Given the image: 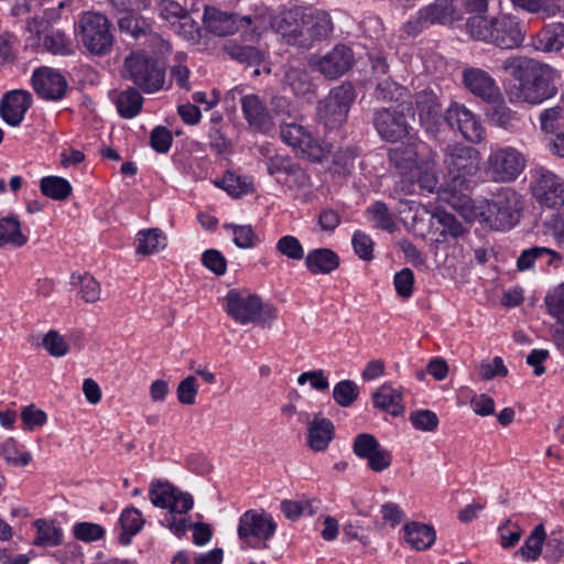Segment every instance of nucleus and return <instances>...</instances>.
I'll return each instance as SVG.
<instances>
[{
  "label": "nucleus",
  "mask_w": 564,
  "mask_h": 564,
  "mask_svg": "<svg viewBox=\"0 0 564 564\" xmlns=\"http://www.w3.org/2000/svg\"><path fill=\"white\" fill-rule=\"evenodd\" d=\"M306 8L295 7L273 17L268 9L242 15L205 4L202 17L204 30L212 35H262L268 32L281 35H303Z\"/></svg>",
  "instance_id": "f257e3e1"
},
{
  "label": "nucleus",
  "mask_w": 564,
  "mask_h": 564,
  "mask_svg": "<svg viewBox=\"0 0 564 564\" xmlns=\"http://www.w3.org/2000/svg\"><path fill=\"white\" fill-rule=\"evenodd\" d=\"M503 69L519 82V86L505 87L511 101L541 104L556 94L553 85V69L535 59L528 57H510Z\"/></svg>",
  "instance_id": "f03ea898"
},
{
  "label": "nucleus",
  "mask_w": 564,
  "mask_h": 564,
  "mask_svg": "<svg viewBox=\"0 0 564 564\" xmlns=\"http://www.w3.org/2000/svg\"><path fill=\"white\" fill-rule=\"evenodd\" d=\"M224 301L228 316L241 326L271 325L276 318L275 307L248 290H230Z\"/></svg>",
  "instance_id": "7ed1b4c3"
},
{
  "label": "nucleus",
  "mask_w": 564,
  "mask_h": 564,
  "mask_svg": "<svg viewBox=\"0 0 564 564\" xmlns=\"http://www.w3.org/2000/svg\"><path fill=\"white\" fill-rule=\"evenodd\" d=\"M122 77L144 93H154L163 88L165 68L158 58L143 51L132 52L124 58Z\"/></svg>",
  "instance_id": "20e7f679"
},
{
  "label": "nucleus",
  "mask_w": 564,
  "mask_h": 564,
  "mask_svg": "<svg viewBox=\"0 0 564 564\" xmlns=\"http://www.w3.org/2000/svg\"><path fill=\"white\" fill-rule=\"evenodd\" d=\"M479 163V152L473 147L453 143L444 149L443 164L449 182L455 188L466 185L467 176L477 173Z\"/></svg>",
  "instance_id": "39448f33"
},
{
  "label": "nucleus",
  "mask_w": 564,
  "mask_h": 564,
  "mask_svg": "<svg viewBox=\"0 0 564 564\" xmlns=\"http://www.w3.org/2000/svg\"><path fill=\"white\" fill-rule=\"evenodd\" d=\"M414 116L412 102L402 101L393 108H381L373 112L372 123L381 137L388 142H397L409 134V117Z\"/></svg>",
  "instance_id": "423d86ee"
},
{
  "label": "nucleus",
  "mask_w": 564,
  "mask_h": 564,
  "mask_svg": "<svg viewBox=\"0 0 564 564\" xmlns=\"http://www.w3.org/2000/svg\"><path fill=\"white\" fill-rule=\"evenodd\" d=\"M354 99L355 90L352 85L348 83L341 84L333 88L329 95L319 102L318 116L330 127L339 126L346 120Z\"/></svg>",
  "instance_id": "0eeeda50"
},
{
  "label": "nucleus",
  "mask_w": 564,
  "mask_h": 564,
  "mask_svg": "<svg viewBox=\"0 0 564 564\" xmlns=\"http://www.w3.org/2000/svg\"><path fill=\"white\" fill-rule=\"evenodd\" d=\"M149 498L153 506L169 509L170 513L183 514L193 508V497L174 487L169 481H152L149 489Z\"/></svg>",
  "instance_id": "6e6552de"
},
{
  "label": "nucleus",
  "mask_w": 564,
  "mask_h": 564,
  "mask_svg": "<svg viewBox=\"0 0 564 564\" xmlns=\"http://www.w3.org/2000/svg\"><path fill=\"white\" fill-rule=\"evenodd\" d=\"M275 529L276 524L271 516L249 510L240 517L237 531L240 540L254 547L260 541H268Z\"/></svg>",
  "instance_id": "1a4fd4ad"
},
{
  "label": "nucleus",
  "mask_w": 564,
  "mask_h": 564,
  "mask_svg": "<svg viewBox=\"0 0 564 564\" xmlns=\"http://www.w3.org/2000/svg\"><path fill=\"white\" fill-rule=\"evenodd\" d=\"M447 186L448 189L445 191L446 196L444 197V200L451 207L458 212L466 221H479L480 224L487 226L489 229H492V225L490 223V206L488 203L476 206L470 197L460 193V191L468 187L467 184L464 187L455 188L452 185V182H448Z\"/></svg>",
  "instance_id": "9d476101"
},
{
  "label": "nucleus",
  "mask_w": 564,
  "mask_h": 564,
  "mask_svg": "<svg viewBox=\"0 0 564 564\" xmlns=\"http://www.w3.org/2000/svg\"><path fill=\"white\" fill-rule=\"evenodd\" d=\"M523 203L512 188L503 187L496 193V230H510L520 220Z\"/></svg>",
  "instance_id": "9b49d317"
},
{
  "label": "nucleus",
  "mask_w": 564,
  "mask_h": 564,
  "mask_svg": "<svg viewBox=\"0 0 564 564\" xmlns=\"http://www.w3.org/2000/svg\"><path fill=\"white\" fill-rule=\"evenodd\" d=\"M352 447L354 453L358 457L366 459L368 467L376 473L388 469L392 463L391 453L383 448L371 434L362 433L357 435Z\"/></svg>",
  "instance_id": "f8f14e48"
},
{
  "label": "nucleus",
  "mask_w": 564,
  "mask_h": 564,
  "mask_svg": "<svg viewBox=\"0 0 564 564\" xmlns=\"http://www.w3.org/2000/svg\"><path fill=\"white\" fill-rule=\"evenodd\" d=\"M536 200L547 207L564 204V183L554 173L541 167L536 170V180L532 186Z\"/></svg>",
  "instance_id": "ddd939ff"
},
{
  "label": "nucleus",
  "mask_w": 564,
  "mask_h": 564,
  "mask_svg": "<svg viewBox=\"0 0 564 564\" xmlns=\"http://www.w3.org/2000/svg\"><path fill=\"white\" fill-rule=\"evenodd\" d=\"M32 86L40 97L47 100H58L65 96L68 85L59 72L41 67L33 73Z\"/></svg>",
  "instance_id": "4468645a"
},
{
  "label": "nucleus",
  "mask_w": 564,
  "mask_h": 564,
  "mask_svg": "<svg viewBox=\"0 0 564 564\" xmlns=\"http://www.w3.org/2000/svg\"><path fill=\"white\" fill-rule=\"evenodd\" d=\"M354 64L352 51L345 45H336L330 52L317 62H311L328 79H335L344 75Z\"/></svg>",
  "instance_id": "2eb2a0df"
},
{
  "label": "nucleus",
  "mask_w": 564,
  "mask_h": 564,
  "mask_svg": "<svg viewBox=\"0 0 564 564\" xmlns=\"http://www.w3.org/2000/svg\"><path fill=\"white\" fill-rule=\"evenodd\" d=\"M445 121L452 129L460 131L462 135L471 142L482 139L484 130L475 116L460 105H452L445 112Z\"/></svg>",
  "instance_id": "dca6fc26"
},
{
  "label": "nucleus",
  "mask_w": 564,
  "mask_h": 564,
  "mask_svg": "<svg viewBox=\"0 0 564 564\" xmlns=\"http://www.w3.org/2000/svg\"><path fill=\"white\" fill-rule=\"evenodd\" d=\"M31 104L32 95L29 91L21 89L9 91L0 101V116L9 126L18 127Z\"/></svg>",
  "instance_id": "f3484780"
},
{
  "label": "nucleus",
  "mask_w": 564,
  "mask_h": 564,
  "mask_svg": "<svg viewBox=\"0 0 564 564\" xmlns=\"http://www.w3.org/2000/svg\"><path fill=\"white\" fill-rule=\"evenodd\" d=\"M240 102L245 119L250 128L262 133L272 130L274 126L273 118L257 95L242 96Z\"/></svg>",
  "instance_id": "a211bd4d"
},
{
  "label": "nucleus",
  "mask_w": 564,
  "mask_h": 564,
  "mask_svg": "<svg viewBox=\"0 0 564 564\" xmlns=\"http://www.w3.org/2000/svg\"><path fill=\"white\" fill-rule=\"evenodd\" d=\"M525 166L523 154L516 148H503L496 152V182L516 180Z\"/></svg>",
  "instance_id": "6ab92c4d"
},
{
  "label": "nucleus",
  "mask_w": 564,
  "mask_h": 564,
  "mask_svg": "<svg viewBox=\"0 0 564 564\" xmlns=\"http://www.w3.org/2000/svg\"><path fill=\"white\" fill-rule=\"evenodd\" d=\"M436 165V154L434 153L431 159L422 164H419L412 174L402 184V191L408 194L416 192V187L433 193L438 184V178L434 172Z\"/></svg>",
  "instance_id": "aec40b11"
},
{
  "label": "nucleus",
  "mask_w": 564,
  "mask_h": 564,
  "mask_svg": "<svg viewBox=\"0 0 564 564\" xmlns=\"http://www.w3.org/2000/svg\"><path fill=\"white\" fill-rule=\"evenodd\" d=\"M306 424L308 447L314 452L325 451L335 436L333 422L317 413Z\"/></svg>",
  "instance_id": "412c9836"
},
{
  "label": "nucleus",
  "mask_w": 564,
  "mask_h": 564,
  "mask_svg": "<svg viewBox=\"0 0 564 564\" xmlns=\"http://www.w3.org/2000/svg\"><path fill=\"white\" fill-rule=\"evenodd\" d=\"M419 120L426 130H432L442 118V106L433 91L423 90L415 96Z\"/></svg>",
  "instance_id": "4be33fe9"
},
{
  "label": "nucleus",
  "mask_w": 564,
  "mask_h": 564,
  "mask_svg": "<svg viewBox=\"0 0 564 564\" xmlns=\"http://www.w3.org/2000/svg\"><path fill=\"white\" fill-rule=\"evenodd\" d=\"M339 257L328 248L311 250L305 257V265L312 274H329L339 267Z\"/></svg>",
  "instance_id": "5701e85b"
},
{
  "label": "nucleus",
  "mask_w": 564,
  "mask_h": 564,
  "mask_svg": "<svg viewBox=\"0 0 564 564\" xmlns=\"http://www.w3.org/2000/svg\"><path fill=\"white\" fill-rule=\"evenodd\" d=\"M416 158L417 151L413 144H402L390 150L389 159L392 165L399 171L401 184L405 183L414 169L419 166Z\"/></svg>",
  "instance_id": "b1692460"
},
{
  "label": "nucleus",
  "mask_w": 564,
  "mask_h": 564,
  "mask_svg": "<svg viewBox=\"0 0 564 564\" xmlns=\"http://www.w3.org/2000/svg\"><path fill=\"white\" fill-rule=\"evenodd\" d=\"M423 17L430 24H451L462 19V13L456 9L454 0H435L422 8Z\"/></svg>",
  "instance_id": "393cba45"
},
{
  "label": "nucleus",
  "mask_w": 564,
  "mask_h": 564,
  "mask_svg": "<svg viewBox=\"0 0 564 564\" xmlns=\"http://www.w3.org/2000/svg\"><path fill=\"white\" fill-rule=\"evenodd\" d=\"M372 401L375 408L386 411L392 416H399L404 412L402 393L387 383L373 392Z\"/></svg>",
  "instance_id": "a878e982"
},
{
  "label": "nucleus",
  "mask_w": 564,
  "mask_h": 564,
  "mask_svg": "<svg viewBox=\"0 0 564 564\" xmlns=\"http://www.w3.org/2000/svg\"><path fill=\"white\" fill-rule=\"evenodd\" d=\"M464 84L474 95L487 101L494 97V82L486 72L479 68L465 69Z\"/></svg>",
  "instance_id": "bb28decb"
},
{
  "label": "nucleus",
  "mask_w": 564,
  "mask_h": 564,
  "mask_svg": "<svg viewBox=\"0 0 564 564\" xmlns=\"http://www.w3.org/2000/svg\"><path fill=\"white\" fill-rule=\"evenodd\" d=\"M77 30L82 35H111L112 23L100 12H84L77 23Z\"/></svg>",
  "instance_id": "cd10ccee"
},
{
  "label": "nucleus",
  "mask_w": 564,
  "mask_h": 564,
  "mask_svg": "<svg viewBox=\"0 0 564 564\" xmlns=\"http://www.w3.org/2000/svg\"><path fill=\"white\" fill-rule=\"evenodd\" d=\"M406 542L417 551L430 549L435 542V530L432 525L411 522L404 527Z\"/></svg>",
  "instance_id": "c85d7f7f"
},
{
  "label": "nucleus",
  "mask_w": 564,
  "mask_h": 564,
  "mask_svg": "<svg viewBox=\"0 0 564 564\" xmlns=\"http://www.w3.org/2000/svg\"><path fill=\"white\" fill-rule=\"evenodd\" d=\"M166 236L160 228L140 230L135 238V251L138 254L151 256L164 249Z\"/></svg>",
  "instance_id": "c756f323"
},
{
  "label": "nucleus",
  "mask_w": 564,
  "mask_h": 564,
  "mask_svg": "<svg viewBox=\"0 0 564 564\" xmlns=\"http://www.w3.org/2000/svg\"><path fill=\"white\" fill-rule=\"evenodd\" d=\"M28 242V236L22 232L21 223L15 216L0 218V247H23Z\"/></svg>",
  "instance_id": "7c9ffc66"
},
{
  "label": "nucleus",
  "mask_w": 564,
  "mask_h": 564,
  "mask_svg": "<svg viewBox=\"0 0 564 564\" xmlns=\"http://www.w3.org/2000/svg\"><path fill=\"white\" fill-rule=\"evenodd\" d=\"M333 31L334 24L327 12L306 8L304 33L308 35H328Z\"/></svg>",
  "instance_id": "2f4dec72"
},
{
  "label": "nucleus",
  "mask_w": 564,
  "mask_h": 564,
  "mask_svg": "<svg viewBox=\"0 0 564 564\" xmlns=\"http://www.w3.org/2000/svg\"><path fill=\"white\" fill-rule=\"evenodd\" d=\"M37 46L46 53L55 56H69L78 50L77 37H37Z\"/></svg>",
  "instance_id": "473e14b6"
},
{
  "label": "nucleus",
  "mask_w": 564,
  "mask_h": 564,
  "mask_svg": "<svg viewBox=\"0 0 564 564\" xmlns=\"http://www.w3.org/2000/svg\"><path fill=\"white\" fill-rule=\"evenodd\" d=\"M547 534L542 523L535 525L529 534L524 544L519 549L518 553L527 561H536L543 551Z\"/></svg>",
  "instance_id": "72a5a7b5"
},
{
  "label": "nucleus",
  "mask_w": 564,
  "mask_h": 564,
  "mask_svg": "<svg viewBox=\"0 0 564 564\" xmlns=\"http://www.w3.org/2000/svg\"><path fill=\"white\" fill-rule=\"evenodd\" d=\"M283 84L297 96H306L313 90V84L307 72L293 65L286 67Z\"/></svg>",
  "instance_id": "f704fd0d"
},
{
  "label": "nucleus",
  "mask_w": 564,
  "mask_h": 564,
  "mask_svg": "<svg viewBox=\"0 0 564 564\" xmlns=\"http://www.w3.org/2000/svg\"><path fill=\"white\" fill-rule=\"evenodd\" d=\"M142 101L141 94L135 88L130 87L118 94L116 106L120 116L133 118L141 111Z\"/></svg>",
  "instance_id": "c9c22d12"
},
{
  "label": "nucleus",
  "mask_w": 564,
  "mask_h": 564,
  "mask_svg": "<svg viewBox=\"0 0 564 564\" xmlns=\"http://www.w3.org/2000/svg\"><path fill=\"white\" fill-rule=\"evenodd\" d=\"M40 189L43 195L54 200H65L72 194L69 182L59 176H45L40 182Z\"/></svg>",
  "instance_id": "e433bc0d"
},
{
  "label": "nucleus",
  "mask_w": 564,
  "mask_h": 564,
  "mask_svg": "<svg viewBox=\"0 0 564 564\" xmlns=\"http://www.w3.org/2000/svg\"><path fill=\"white\" fill-rule=\"evenodd\" d=\"M72 285H79V294L86 303H96L100 299L101 289L99 282L89 273H73Z\"/></svg>",
  "instance_id": "4c0bfd02"
},
{
  "label": "nucleus",
  "mask_w": 564,
  "mask_h": 564,
  "mask_svg": "<svg viewBox=\"0 0 564 564\" xmlns=\"http://www.w3.org/2000/svg\"><path fill=\"white\" fill-rule=\"evenodd\" d=\"M228 55L239 63H247L249 65L260 64L265 58V53L252 45H238L229 43L224 46Z\"/></svg>",
  "instance_id": "58836bf2"
},
{
  "label": "nucleus",
  "mask_w": 564,
  "mask_h": 564,
  "mask_svg": "<svg viewBox=\"0 0 564 564\" xmlns=\"http://www.w3.org/2000/svg\"><path fill=\"white\" fill-rule=\"evenodd\" d=\"M120 523L123 532L119 540L121 544L127 545L130 543V538L141 530L144 519L138 509L129 508L121 513Z\"/></svg>",
  "instance_id": "ea45409f"
},
{
  "label": "nucleus",
  "mask_w": 564,
  "mask_h": 564,
  "mask_svg": "<svg viewBox=\"0 0 564 564\" xmlns=\"http://www.w3.org/2000/svg\"><path fill=\"white\" fill-rule=\"evenodd\" d=\"M40 345L53 358H63L70 350V346L65 336L56 329H50L46 332L42 336Z\"/></svg>",
  "instance_id": "a19ab883"
},
{
  "label": "nucleus",
  "mask_w": 564,
  "mask_h": 564,
  "mask_svg": "<svg viewBox=\"0 0 564 564\" xmlns=\"http://www.w3.org/2000/svg\"><path fill=\"white\" fill-rule=\"evenodd\" d=\"M36 528V538L34 544L39 546L58 545L62 542V530L56 528L53 522L46 520H36L34 522Z\"/></svg>",
  "instance_id": "79ce46f5"
},
{
  "label": "nucleus",
  "mask_w": 564,
  "mask_h": 564,
  "mask_svg": "<svg viewBox=\"0 0 564 564\" xmlns=\"http://www.w3.org/2000/svg\"><path fill=\"white\" fill-rule=\"evenodd\" d=\"M126 13V15L118 20V28L120 32L128 33L130 35H147L151 32V25L144 18L135 15L132 12Z\"/></svg>",
  "instance_id": "37998d69"
},
{
  "label": "nucleus",
  "mask_w": 564,
  "mask_h": 564,
  "mask_svg": "<svg viewBox=\"0 0 564 564\" xmlns=\"http://www.w3.org/2000/svg\"><path fill=\"white\" fill-rule=\"evenodd\" d=\"M516 46H532L541 52H560L564 48V41L558 37H511Z\"/></svg>",
  "instance_id": "c03bdc74"
},
{
  "label": "nucleus",
  "mask_w": 564,
  "mask_h": 564,
  "mask_svg": "<svg viewBox=\"0 0 564 564\" xmlns=\"http://www.w3.org/2000/svg\"><path fill=\"white\" fill-rule=\"evenodd\" d=\"M359 395L358 386L351 380H343L335 384L333 398L337 404L347 408L350 406Z\"/></svg>",
  "instance_id": "a18cd8bd"
},
{
  "label": "nucleus",
  "mask_w": 564,
  "mask_h": 564,
  "mask_svg": "<svg viewBox=\"0 0 564 564\" xmlns=\"http://www.w3.org/2000/svg\"><path fill=\"white\" fill-rule=\"evenodd\" d=\"M276 251L290 260L300 261L304 259V248L301 241L291 235L281 237L275 245Z\"/></svg>",
  "instance_id": "49530a36"
},
{
  "label": "nucleus",
  "mask_w": 564,
  "mask_h": 564,
  "mask_svg": "<svg viewBox=\"0 0 564 564\" xmlns=\"http://www.w3.org/2000/svg\"><path fill=\"white\" fill-rule=\"evenodd\" d=\"M545 558L558 563L564 558V531L553 530L545 542Z\"/></svg>",
  "instance_id": "de8ad7c7"
},
{
  "label": "nucleus",
  "mask_w": 564,
  "mask_h": 564,
  "mask_svg": "<svg viewBox=\"0 0 564 564\" xmlns=\"http://www.w3.org/2000/svg\"><path fill=\"white\" fill-rule=\"evenodd\" d=\"M409 421L413 427L422 432H434L440 424L435 412L431 410H416L410 413Z\"/></svg>",
  "instance_id": "09e8293b"
},
{
  "label": "nucleus",
  "mask_w": 564,
  "mask_h": 564,
  "mask_svg": "<svg viewBox=\"0 0 564 564\" xmlns=\"http://www.w3.org/2000/svg\"><path fill=\"white\" fill-rule=\"evenodd\" d=\"M405 93V88L397 84L390 77L377 82L375 96L381 101L399 100Z\"/></svg>",
  "instance_id": "8fccbe9b"
},
{
  "label": "nucleus",
  "mask_w": 564,
  "mask_h": 564,
  "mask_svg": "<svg viewBox=\"0 0 564 564\" xmlns=\"http://www.w3.org/2000/svg\"><path fill=\"white\" fill-rule=\"evenodd\" d=\"M295 117L291 120L283 118L280 121V134L282 140L294 149L303 139V137L307 134V131H305L304 128L295 121Z\"/></svg>",
  "instance_id": "3c124183"
},
{
  "label": "nucleus",
  "mask_w": 564,
  "mask_h": 564,
  "mask_svg": "<svg viewBox=\"0 0 564 564\" xmlns=\"http://www.w3.org/2000/svg\"><path fill=\"white\" fill-rule=\"evenodd\" d=\"M198 381L195 376H188L181 380L176 388L177 400L183 405H192L196 402Z\"/></svg>",
  "instance_id": "603ef678"
},
{
  "label": "nucleus",
  "mask_w": 564,
  "mask_h": 564,
  "mask_svg": "<svg viewBox=\"0 0 564 564\" xmlns=\"http://www.w3.org/2000/svg\"><path fill=\"white\" fill-rule=\"evenodd\" d=\"M351 243L356 254L364 261H371L373 259V241L364 231L357 230L352 235Z\"/></svg>",
  "instance_id": "864d4df0"
},
{
  "label": "nucleus",
  "mask_w": 564,
  "mask_h": 564,
  "mask_svg": "<svg viewBox=\"0 0 564 564\" xmlns=\"http://www.w3.org/2000/svg\"><path fill=\"white\" fill-rule=\"evenodd\" d=\"M499 543L503 549L513 547L522 536V530L517 523L507 520L498 527Z\"/></svg>",
  "instance_id": "5fc2aeb1"
},
{
  "label": "nucleus",
  "mask_w": 564,
  "mask_h": 564,
  "mask_svg": "<svg viewBox=\"0 0 564 564\" xmlns=\"http://www.w3.org/2000/svg\"><path fill=\"white\" fill-rule=\"evenodd\" d=\"M226 228L232 229L234 242L238 248H252L258 240V237L250 225H226Z\"/></svg>",
  "instance_id": "6e6d98bb"
},
{
  "label": "nucleus",
  "mask_w": 564,
  "mask_h": 564,
  "mask_svg": "<svg viewBox=\"0 0 564 564\" xmlns=\"http://www.w3.org/2000/svg\"><path fill=\"white\" fill-rule=\"evenodd\" d=\"M368 213L372 216V219L376 221L377 227L388 231L394 230L395 224L386 204L377 202L376 204L368 208Z\"/></svg>",
  "instance_id": "4d7b16f0"
},
{
  "label": "nucleus",
  "mask_w": 564,
  "mask_h": 564,
  "mask_svg": "<svg viewBox=\"0 0 564 564\" xmlns=\"http://www.w3.org/2000/svg\"><path fill=\"white\" fill-rule=\"evenodd\" d=\"M302 155L306 156L312 161L321 162L324 158V149L319 145V143L313 138V135L307 132L305 137L300 141L296 148Z\"/></svg>",
  "instance_id": "13d9d810"
},
{
  "label": "nucleus",
  "mask_w": 564,
  "mask_h": 564,
  "mask_svg": "<svg viewBox=\"0 0 564 564\" xmlns=\"http://www.w3.org/2000/svg\"><path fill=\"white\" fill-rule=\"evenodd\" d=\"M394 288L399 296L408 299L412 295L414 275L412 270L404 268L394 275Z\"/></svg>",
  "instance_id": "bf43d9fd"
},
{
  "label": "nucleus",
  "mask_w": 564,
  "mask_h": 564,
  "mask_svg": "<svg viewBox=\"0 0 564 564\" xmlns=\"http://www.w3.org/2000/svg\"><path fill=\"white\" fill-rule=\"evenodd\" d=\"M85 52L90 55H106L112 47V37H82Z\"/></svg>",
  "instance_id": "052dcab7"
},
{
  "label": "nucleus",
  "mask_w": 564,
  "mask_h": 564,
  "mask_svg": "<svg viewBox=\"0 0 564 564\" xmlns=\"http://www.w3.org/2000/svg\"><path fill=\"white\" fill-rule=\"evenodd\" d=\"M104 534L105 530L96 523L82 522L74 527V535L76 539L85 542L99 540Z\"/></svg>",
  "instance_id": "680f3d73"
},
{
  "label": "nucleus",
  "mask_w": 564,
  "mask_h": 564,
  "mask_svg": "<svg viewBox=\"0 0 564 564\" xmlns=\"http://www.w3.org/2000/svg\"><path fill=\"white\" fill-rule=\"evenodd\" d=\"M202 261L206 268L217 275L225 274L227 270V261L218 250H206L202 256Z\"/></svg>",
  "instance_id": "e2e57ef3"
},
{
  "label": "nucleus",
  "mask_w": 564,
  "mask_h": 564,
  "mask_svg": "<svg viewBox=\"0 0 564 564\" xmlns=\"http://www.w3.org/2000/svg\"><path fill=\"white\" fill-rule=\"evenodd\" d=\"M151 147L159 153H166L172 144V134L165 127H156L150 134Z\"/></svg>",
  "instance_id": "0e129e2a"
},
{
  "label": "nucleus",
  "mask_w": 564,
  "mask_h": 564,
  "mask_svg": "<svg viewBox=\"0 0 564 564\" xmlns=\"http://www.w3.org/2000/svg\"><path fill=\"white\" fill-rule=\"evenodd\" d=\"M435 217L443 226L442 234H448L453 238H457L464 235L465 228L452 214L440 212L435 215Z\"/></svg>",
  "instance_id": "69168bd1"
},
{
  "label": "nucleus",
  "mask_w": 564,
  "mask_h": 564,
  "mask_svg": "<svg viewBox=\"0 0 564 564\" xmlns=\"http://www.w3.org/2000/svg\"><path fill=\"white\" fill-rule=\"evenodd\" d=\"M216 185L223 187L229 195L239 197L248 192V184L241 183L240 177L228 173L224 176L221 182H216Z\"/></svg>",
  "instance_id": "338daca9"
},
{
  "label": "nucleus",
  "mask_w": 564,
  "mask_h": 564,
  "mask_svg": "<svg viewBox=\"0 0 564 564\" xmlns=\"http://www.w3.org/2000/svg\"><path fill=\"white\" fill-rule=\"evenodd\" d=\"M545 305L547 313L555 317L560 325L564 326V296L556 292L547 294Z\"/></svg>",
  "instance_id": "774afa93"
}]
</instances>
